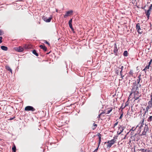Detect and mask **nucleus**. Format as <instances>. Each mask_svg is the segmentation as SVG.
I'll use <instances>...</instances> for the list:
<instances>
[{"instance_id":"obj_1","label":"nucleus","mask_w":152,"mask_h":152,"mask_svg":"<svg viewBox=\"0 0 152 152\" xmlns=\"http://www.w3.org/2000/svg\"><path fill=\"white\" fill-rule=\"evenodd\" d=\"M24 110L26 111H31L34 112L35 110V109L33 107L31 106H26L24 109Z\"/></svg>"},{"instance_id":"obj_2","label":"nucleus","mask_w":152,"mask_h":152,"mask_svg":"<svg viewBox=\"0 0 152 152\" xmlns=\"http://www.w3.org/2000/svg\"><path fill=\"white\" fill-rule=\"evenodd\" d=\"M136 28L138 32L140 34H142V31L140 28L139 23H138L136 25Z\"/></svg>"},{"instance_id":"obj_3","label":"nucleus","mask_w":152,"mask_h":152,"mask_svg":"<svg viewBox=\"0 0 152 152\" xmlns=\"http://www.w3.org/2000/svg\"><path fill=\"white\" fill-rule=\"evenodd\" d=\"M115 139H113L110 141H109L107 142L108 145L107 147H110L112 145H113L115 142Z\"/></svg>"},{"instance_id":"obj_4","label":"nucleus","mask_w":152,"mask_h":152,"mask_svg":"<svg viewBox=\"0 0 152 152\" xmlns=\"http://www.w3.org/2000/svg\"><path fill=\"white\" fill-rule=\"evenodd\" d=\"M15 49L16 51L20 52H22L24 50L23 48L21 46L15 48Z\"/></svg>"},{"instance_id":"obj_5","label":"nucleus","mask_w":152,"mask_h":152,"mask_svg":"<svg viewBox=\"0 0 152 152\" xmlns=\"http://www.w3.org/2000/svg\"><path fill=\"white\" fill-rule=\"evenodd\" d=\"M118 51V49L117 48V45L115 43L114 45V53H115V56L118 55L117 52Z\"/></svg>"},{"instance_id":"obj_6","label":"nucleus","mask_w":152,"mask_h":152,"mask_svg":"<svg viewBox=\"0 0 152 152\" xmlns=\"http://www.w3.org/2000/svg\"><path fill=\"white\" fill-rule=\"evenodd\" d=\"M145 13L146 15V17L147 18H148V19H149L150 15V11H149V10H146L145 9Z\"/></svg>"},{"instance_id":"obj_7","label":"nucleus","mask_w":152,"mask_h":152,"mask_svg":"<svg viewBox=\"0 0 152 152\" xmlns=\"http://www.w3.org/2000/svg\"><path fill=\"white\" fill-rule=\"evenodd\" d=\"M52 18L51 17H49L47 18L46 17H43V20L46 22H50Z\"/></svg>"},{"instance_id":"obj_8","label":"nucleus","mask_w":152,"mask_h":152,"mask_svg":"<svg viewBox=\"0 0 152 152\" xmlns=\"http://www.w3.org/2000/svg\"><path fill=\"white\" fill-rule=\"evenodd\" d=\"M121 126H119L118 127V130L117 132V134L118 135L120 134L123 131V129H121Z\"/></svg>"},{"instance_id":"obj_9","label":"nucleus","mask_w":152,"mask_h":152,"mask_svg":"<svg viewBox=\"0 0 152 152\" xmlns=\"http://www.w3.org/2000/svg\"><path fill=\"white\" fill-rule=\"evenodd\" d=\"M73 13V11L72 10H70L66 12V14L68 16H69L72 15Z\"/></svg>"},{"instance_id":"obj_10","label":"nucleus","mask_w":152,"mask_h":152,"mask_svg":"<svg viewBox=\"0 0 152 152\" xmlns=\"http://www.w3.org/2000/svg\"><path fill=\"white\" fill-rule=\"evenodd\" d=\"M39 47L45 51H46L47 50V48L45 45H39Z\"/></svg>"},{"instance_id":"obj_11","label":"nucleus","mask_w":152,"mask_h":152,"mask_svg":"<svg viewBox=\"0 0 152 152\" xmlns=\"http://www.w3.org/2000/svg\"><path fill=\"white\" fill-rule=\"evenodd\" d=\"M1 48L2 50L4 51H7L8 50L7 47L4 46H1Z\"/></svg>"},{"instance_id":"obj_12","label":"nucleus","mask_w":152,"mask_h":152,"mask_svg":"<svg viewBox=\"0 0 152 152\" xmlns=\"http://www.w3.org/2000/svg\"><path fill=\"white\" fill-rule=\"evenodd\" d=\"M32 53L34 55H35L37 56H39L38 53H37L36 50H33Z\"/></svg>"},{"instance_id":"obj_13","label":"nucleus","mask_w":152,"mask_h":152,"mask_svg":"<svg viewBox=\"0 0 152 152\" xmlns=\"http://www.w3.org/2000/svg\"><path fill=\"white\" fill-rule=\"evenodd\" d=\"M128 53L127 51L125 50L123 53V55L124 56L126 57L128 56Z\"/></svg>"},{"instance_id":"obj_14","label":"nucleus","mask_w":152,"mask_h":152,"mask_svg":"<svg viewBox=\"0 0 152 152\" xmlns=\"http://www.w3.org/2000/svg\"><path fill=\"white\" fill-rule=\"evenodd\" d=\"M152 121V116H151L148 118L147 119V121L149 122H150Z\"/></svg>"},{"instance_id":"obj_15","label":"nucleus","mask_w":152,"mask_h":152,"mask_svg":"<svg viewBox=\"0 0 152 152\" xmlns=\"http://www.w3.org/2000/svg\"><path fill=\"white\" fill-rule=\"evenodd\" d=\"M97 126V124H95V123H94L93 124V126L92 127V129L93 130L95 129L96 128Z\"/></svg>"},{"instance_id":"obj_16","label":"nucleus","mask_w":152,"mask_h":152,"mask_svg":"<svg viewBox=\"0 0 152 152\" xmlns=\"http://www.w3.org/2000/svg\"><path fill=\"white\" fill-rule=\"evenodd\" d=\"M140 76H141V75H140L138 76V79H137V84H139L140 83V80H141V79L140 77Z\"/></svg>"},{"instance_id":"obj_17","label":"nucleus","mask_w":152,"mask_h":152,"mask_svg":"<svg viewBox=\"0 0 152 152\" xmlns=\"http://www.w3.org/2000/svg\"><path fill=\"white\" fill-rule=\"evenodd\" d=\"M136 86H133V88H132V92H134V93H135V89H136Z\"/></svg>"},{"instance_id":"obj_18","label":"nucleus","mask_w":152,"mask_h":152,"mask_svg":"<svg viewBox=\"0 0 152 152\" xmlns=\"http://www.w3.org/2000/svg\"><path fill=\"white\" fill-rule=\"evenodd\" d=\"M148 128L147 126L145 124V127L144 128V130L146 132L148 131Z\"/></svg>"},{"instance_id":"obj_19","label":"nucleus","mask_w":152,"mask_h":152,"mask_svg":"<svg viewBox=\"0 0 152 152\" xmlns=\"http://www.w3.org/2000/svg\"><path fill=\"white\" fill-rule=\"evenodd\" d=\"M140 96H136L135 95V96H134V99H135V100H137L138 99H139V97Z\"/></svg>"},{"instance_id":"obj_20","label":"nucleus","mask_w":152,"mask_h":152,"mask_svg":"<svg viewBox=\"0 0 152 152\" xmlns=\"http://www.w3.org/2000/svg\"><path fill=\"white\" fill-rule=\"evenodd\" d=\"M12 150L14 152H16V148L15 146L13 147L12 148Z\"/></svg>"},{"instance_id":"obj_21","label":"nucleus","mask_w":152,"mask_h":152,"mask_svg":"<svg viewBox=\"0 0 152 152\" xmlns=\"http://www.w3.org/2000/svg\"><path fill=\"white\" fill-rule=\"evenodd\" d=\"M148 104L150 106V107H152V101H149L148 102Z\"/></svg>"},{"instance_id":"obj_22","label":"nucleus","mask_w":152,"mask_h":152,"mask_svg":"<svg viewBox=\"0 0 152 152\" xmlns=\"http://www.w3.org/2000/svg\"><path fill=\"white\" fill-rule=\"evenodd\" d=\"M150 65V64H148V65H147V66L145 67V68L146 70H147L149 68Z\"/></svg>"},{"instance_id":"obj_23","label":"nucleus","mask_w":152,"mask_h":152,"mask_svg":"<svg viewBox=\"0 0 152 152\" xmlns=\"http://www.w3.org/2000/svg\"><path fill=\"white\" fill-rule=\"evenodd\" d=\"M70 28L72 29V31L74 30V28H73L72 26V24H69Z\"/></svg>"},{"instance_id":"obj_24","label":"nucleus","mask_w":152,"mask_h":152,"mask_svg":"<svg viewBox=\"0 0 152 152\" xmlns=\"http://www.w3.org/2000/svg\"><path fill=\"white\" fill-rule=\"evenodd\" d=\"M129 74L131 75L132 76L133 75V71L132 70H130L129 71Z\"/></svg>"},{"instance_id":"obj_25","label":"nucleus","mask_w":152,"mask_h":152,"mask_svg":"<svg viewBox=\"0 0 152 152\" xmlns=\"http://www.w3.org/2000/svg\"><path fill=\"white\" fill-rule=\"evenodd\" d=\"M148 8V10L151 11V10H152V4H151Z\"/></svg>"},{"instance_id":"obj_26","label":"nucleus","mask_w":152,"mask_h":152,"mask_svg":"<svg viewBox=\"0 0 152 152\" xmlns=\"http://www.w3.org/2000/svg\"><path fill=\"white\" fill-rule=\"evenodd\" d=\"M97 136H98L99 139L101 138L102 135L99 133H98Z\"/></svg>"},{"instance_id":"obj_27","label":"nucleus","mask_w":152,"mask_h":152,"mask_svg":"<svg viewBox=\"0 0 152 152\" xmlns=\"http://www.w3.org/2000/svg\"><path fill=\"white\" fill-rule=\"evenodd\" d=\"M146 132H145V131L144 130L143 131V132H142V134H141V135H145L146 134Z\"/></svg>"},{"instance_id":"obj_28","label":"nucleus","mask_w":152,"mask_h":152,"mask_svg":"<svg viewBox=\"0 0 152 152\" xmlns=\"http://www.w3.org/2000/svg\"><path fill=\"white\" fill-rule=\"evenodd\" d=\"M24 48H25L26 49H28V45H24Z\"/></svg>"},{"instance_id":"obj_29","label":"nucleus","mask_w":152,"mask_h":152,"mask_svg":"<svg viewBox=\"0 0 152 152\" xmlns=\"http://www.w3.org/2000/svg\"><path fill=\"white\" fill-rule=\"evenodd\" d=\"M6 69L8 71L10 69V67L9 66H6Z\"/></svg>"},{"instance_id":"obj_30","label":"nucleus","mask_w":152,"mask_h":152,"mask_svg":"<svg viewBox=\"0 0 152 152\" xmlns=\"http://www.w3.org/2000/svg\"><path fill=\"white\" fill-rule=\"evenodd\" d=\"M4 34V32L1 30L0 29V36L3 35Z\"/></svg>"},{"instance_id":"obj_31","label":"nucleus","mask_w":152,"mask_h":152,"mask_svg":"<svg viewBox=\"0 0 152 152\" xmlns=\"http://www.w3.org/2000/svg\"><path fill=\"white\" fill-rule=\"evenodd\" d=\"M72 19H70L69 21V23H68L69 24H72Z\"/></svg>"},{"instance_id":"obj_32","label":"nucleus","mask_w":152,"mask_h":152,"mask_svg":"<svg viewBox=\"0 0 152 152\" xmlns=\"http://www.w3.org/2000/svg\"><path fill=\"white\" fill-rule=\"evenodd\" d=\"M112 109H111L109 110H107V114H108L110 113L111 112V111H112Z\"/></svg>"},{"instance_id":"obj_33","label":"nucleus","mask_w":152,"mask_h":152,"mask_svg":"<svg viewBox=\"0 0 152 152\" xmlns=\"http://www.w3.org/2000/svg\"><path fill=\"white\" fill-rule=\"evenodd\" d=\"M136 128H134V127H132V129H130V131H134V130H135L136 129Z\"/></svg>"},{"instance_id":"obj_34","label":"nucleus","mask_w":152,"mask_h":152,"mask_svg":"<svg viewBox=\"0 0 152 152\" xmlns=\"http://www.w3.org/2000/svg\"><path fill=\"white\" fill-rule=\"evenodd\" d=\"M99 147V145H98L97 148L96 149H95L93 152H96L97 151V150H98Z\"/></svg>"},{"instance_id":"obj_35","label":"nucleus","mask_w":152,"mask_h":152,"mask_svg":"<svg viewBox=\"0 0 152 152\" xmlns=\"http://www.w3.org/2000/svg\"><path fill=\"white\" fill-rule=\"evenodd\" d=\"M44 42L45 43L47 44L49 46L50 45V43L48 42L47 41H46L45 40V42Z\"/></svg>"},{"instance_id":"obj_36","label":"nucleus","mask_w":152,"mask_h":152,"mask_svg":"<svg viewBox=\"0 0 152 152\" xmlns=\"http://www.w3.org/2000/svg\"><path fill=\"white\" fill-rule=\"evenodd\" d=\"M149 108V107L148 106L147 107L146 109V112L148 111V109Z\"/></svg>"},{"instance_id":"obj_37","label":"nucleus","mask_w":152,"mask_h":152,"mask_svg":"<svg viewBox=\"0 0 152 152\" xmlns=\"http://www.w3.org/2000/svg\"><path fill=\"white\" fill-rule=\"evenodd\" d=\"M136 85L137 84L136 81H135L133 83V86H136Z\"/></svg>"},{"instance_id":"obj_38","label":"nucleus","mask_w":152,"mask_h":152,"mask_svg":"<svg viewBox=\"0 0 152 152\" xmlns=\"http://www.w3.org/2000/svg\"><path fill=\"white\" fill-rule=\"evenodd\" d=\"M101 138L99 139V145H99V144H100V143H101Z\"/></svg>"},{"instance_id":"obj_39","label":"nucleus","mask_w":152,"mask_h":152,"mask_svg":"<svg viewBox=\"0 0 152 152\" xmlns=\"http://www.w3.org/2000/svg\"><path fill=\"white\" fill-rule=\"evenodd\" d=\"M118 122H117L115 123L114 125V127H115V126H116L118 124Z\"/></svg>"},{"instance_id":"obj_40","label":"nucleus","mask_w":152,"mask_h":152,"mask_svg":"<svg viewBox=\"0 0 152 152\" xmlns=\"http://www.w3.org/2000/svg\"><path fill=\"white\" fill-rule=\"evenodd\" d=\"M123 113H122V114L121 115L119 118V119H121L122 118V117L123 116Z\"/></svg>"},{"instance_id":"obj_41","label":"nucleus","mask_w":152,"mask_h":152,"mask_svg":"<svg viewBox=\"0 0 152 152\" xmlns=\"http://www.w3.org/2000/svg\"><path fill=\"white\" fill-rule=\"evenodd\" d=\"M140 151H141L142 152H144V151H145V149H141L140 150Z\"/></svg>"},{"instance_id":"obj_42","label":"nucleus","mask_w":152,"mask_h":152,"mask_svg":"<svg viewBox=\"0 0 152 152\" xmlns=\"http://www.w3.org/2000/svg\"><path fill=\"white\" fill-rule=\"evenodd\" d=\"M115 74H117L118 75L119 74V71H118V70H116L115 71Z\"/></svg>"},{"instance_id":"obj_43","label":"nucleus","mask_w":152,"mask_h":152,"mask_svg":"<svg viewBox=\"0 0 152 152\" xmlns=\"http://www.w3.org/2000/svg\"><path fill=\"white\" fill-rule=\"evenodd\" d=\"M152 62V58L151 60L148 63V64H149L151 65V63Z\"/></svg>"},{"instance_id":"obj_44","label":"nucleus","mask_w":152,"mask_h":152,"mask_svg":"<svg viewBox=\"0 0 152 152\" xmlns=\"http://www.w3.org/2000/svg\"><path fill=\"white\" fill-rule=\"evenodd\" d=\"M15 118V117H14L13 118H10L9 120H12L13 119Z\"/></svg>"},{"instance_id":"obj_45","label":"nucleus","mask_w":152,"mask_h":152,"mask_svg":"<svg viewBox=\"0 0 152 152\" xmlns=\"http://www.w3.org/2000/svg\"><path fill=\"white\" fill-rule=\"evenodd\" d=\"M147 70H146L145 68H144V69H143L142 70V71H144L145 72V73L146 74V71H147Z\"/></svg>"},{"instance_id":"obj_46","label":"nucleus","mask_w":152,"mask_h":152,"mask_svg":"<svg viewBox=\"0 0 152 152\" xmlns=\"http://www.w3.org/2000/svg\"><path fill=\"white\" fill-rule=\"evenodd\" d=\"M138 87H137V86L136 87V89H135V92L137 91V90H138Z\"/></svg>"},{"instance_id":"obj_47","label":"nucleus","mask_w":152,"mask_h":152,"mask_svg":"<svg viewBox=\"0 0 152 152\" xmlns=\"http://www.w3.org/2000/svg\"><path fill=\"white\" fill-rule=\"evenodd\" d=\"M122 71H121L120 72V75L121 76H122Z\"/></svg>"},{"instance_id":"obj_48","label":"nucleus","mask_w":152,"mask_h":152,"mask_svg":"<svg viewBox=\"0 0 152 152\" xmlns=\"http://www.w3.org/2000/svg\"><path fill=\"white\" fill-rule=\"evenodd\" d=\"M8 71L10 72L12 74V70L11 68Z\"/></svg>"},{"instance_id":"obj_49","label":"nucleus","mask_w":152,"mask_h":152,"mask_svg":"<svg viewBox=\"0 0 152 152\" xmlns=\"http://www.w3.org/2000/svg\"><path fill=\"white\" fill-rule=\"evenodd\" d=\"M8 71L10 72L12 74V70L11 68Z\"/></svg>"},{"instance_id":"obj_50","label":"nucleus","mask_w":152,"mask_h":152,"mask_svg":"<svg viewBox=\"0 0 152 152\" xmlns=\"http://www.w3.org/2000/svg\"><path fill=\"white\" fill-rule=\"evenodd\" d=\"M123 68H124V67L123 66H122L121 68H120V69H121V71H123Z\"/></svg>"},{"instance_id":"obj_51","label":"nucleus","mask_w":152,"mask_h":152,"mask_svg":"<svg viewBox=\"0 0 152 152\" xmlns=\"http://www.w3.org/2000/svg\"><path fill=\"white\" fill-rule=\"evenodd\" d=\"M68 16L66 14L64 15V18H66Z\"/></svg>"},{"instance_id":"obj_52","label":"nucleus","mask_w":152,"mask_h":152,"mask_svg":"<svg viewBox=\"0 0 152 152\" xmlns=\"http://www.w3.org/2000/svg\"><path fill=\"white\" fill-rule=\"evenodd\" d=\"M101 115V114H100L97 117V118H100V116Z\"/></svg>"},{"instance_id":"obj_53","label":"nucleus","mask_w":152,"mask_h":152,"mask_svg":"<svg viewBox=\"0 0 152 152\" xmlns=\"http://www.w3.org/2000/svg\"><path fill=\"white\" fill-rule=\"evenodd\" d=\"M142 124L140 126V127H139L140 128V129L141 128V127H142Z\"/></svg>"},{"instance_id":"obj_54","label":"nucleus","mask_w":152,"mask_h":152,"mask_svg":"<svg viewBox=\"0 0 152 152\" xmlns=\"http://www.w3.org/2000/svg\"><path fill=\"white\" fill-rule=\"evenodd\" d=\"M145 151H144V152H148V150L146 149H145Z\"/></svg>"},{"instance_id":"obj_55","label":"nucleus","mask_w":152,"mask_h":152,"mask_svg":"<svg viewBox=\"0 0 152 152\" xmlns=\"http://www.w3.org/2000/svg\"><path fill=\"white\" fill-rule=\"evenodd\" d=\"M125 107H123L122 106H121L120 107V108L122 109V110Z\"/></svg>"},{"instance_id":"obj_56","label":"nucleus","mask_w":152,"mask_h":152,"mask_svg":"<svg viewBox=\"0 0 152 152\" xmlns=\"http://www.w3.org/2000/svg\"><path fill=\"white\" fill-rule=\"evenodd\" d=\"M136 91L137 93H136V95H138L139 94V91Z\"/></svg>"},{"instance_id":"obj_57","label":"nucleus","mask_w":152,"mask_h":152,"mask_svg":"<svg viewBox=\"0 0 152 152\" xmlns=\"http://www.w3.org/2000/svg\"><path fill=\"white\" fill-rule=\"evenodd\" d=\"M151 101H152V95H151Z\"/></svg>"},{"instance_id":"obj_58","label":"nucleus","mask_w":152,"mask_h":152,"mask_svg":"<svg viewBox=\"0 0 152 152\" xmlns=\"http://www.w3.org/2000/svg\"><path fill=\"white\" fill-rule=\"evenodd\" d=\"M104 112H103L102 113H100V114H101V115H102V114H104Z\"/></svg>"},{"instance_id":"obj_59","label":"nucleus","mask_w":152,"mask_h":152,"mask_svg":"<svg viewBox=\"0 0 152 152\" xmlns=\"http://www.w3.org/2000/svg\"><path fill=\"white\" fill-rule=\"evenodd\" d=\"M2 38H2V37H1V36L0 37V40H2Z\"/></svg>"},{"instance_id":"obj_60","label":"nucleus","mask_w":152,"mask_h":152,"mask_svg":"<svg viewBox=\"0 0 152 152\" xmlns=\"http://www.w3.org/2000/svg\"><path fill=\"white\" fill-rule=\"evenodd\" d=\"M124 127H121V129H123V130H124Z\"/></svg>"},{"instance_id":"obj_61","label":"nucleus","mask_w":152,"mask_h":152,"mask_svg":"<svg viewBox=\"0 0 152 152\" xmlns=\"http://www.w3.org/2000/svg\"><path fill=\"white\" fill-rule=\"evenodd\" d=\"M121 76V77L122 79H123V77H124V75H122V76Z\"/></svg>"},{"instance_id":"obj_62","label":"nucleus","mask_w":152,"mask_h":152,"mask_svg":"<svg viewBox=\"0 0 152 152\" xmlns=\"http://www.w3.org/2000/svg\"><path fill=\"white\" fill-rule=\"evenodd\" d=\"M2 42V41L0 39V44Z\"/></svg>"},{"instance_id":"obj_63","label":"nucleus","mask_w":152,"mask_h":152,"mask_svg":"<svg viewBox=\"0 0 152 152\" xmlns=\"http://www.w3.org/2000/svg\"><path fill=\"white\" fill-rule=\"evenodd\" d=\"M128 104H127L126 102V105H125L124 107H125L126 106H127V105H128Z\"/></svg>"},{"instance_id":"obj_64","label":"nucleus","mask_w":152,"mask_h":152,"mask_svg":"<svg viewBox=\"0 0 152 152\" xmlns=\"http://www.w3.org/2000/svg\"><path fill=\"white\" fill-rule=\"evenodd\" d=\"M145 6L144 7H141L142 9H144V8L145 7Z\"/></svg>"}]
</instances>
